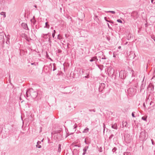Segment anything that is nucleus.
<instances>
[{"instance_id": "nucleus-1", "label": "nucleus", "mask_w": 155, "mask_h": 155, "mask_svg": "<svg viewBox=\"0 0 155 155\" xmlns=\"http://www.w3.org/2000/svg\"><path fill=\"white\" fill-rule=\"evenodd\" d=\"M146 137V132L145 130H143L140 133V140H143L145 139Z\"/></svg>"}, {"instance_id": "nucleus-24", "label": "nucleus", "mask_w": 155, "mask_h": 155, "mask_svg": "<svg viewBox=\"0 0 155 155\" xmlns=\"http://www.w3.org/2000/svg\"><path fill=\"white\" fill-rule=\"evenodd\" d=\"M55 35V33H53L52 35V37L54 38Z\"/></svg>"}, {"instance_id": "nucleus-8", "label": "nucleus", "mask_w": 155, "mask_h": 155, "mask_svg": "<svg viewBox=\"0 0 155 155\" xmlns=\"http://www.w3.org/2000/svg\"><path fill=\"white\" fill-rule=\"evenodd\" d=\"M21 25L25 29H26L28 28L27 25L25 23H22V24Z\"/></svg>"}, {"instance_id": "nucleus-13", "label": "nucleus", "mask_w": 155, "mask_h": 155, "mask_svg": "<svg viewBox=\"0 0 155 155\" xmlns=\"http://www.w3.org/2000/svg\"><path fill=\"white\" fill-rule=\"evenodd\" d=\"M78 127L77 124H75L74 126L73 129L74 130V131H75L76 130V128Z\"/></svg>"}, {"instance_id": "nucleus-14", "label": "nucleus", "mask_w": 155, "mask_h": 155, "mask_svg": "<svg viewBox=\"0 0 155 155\" xmlns=\"http://www.w3.org/2000/svg\"><path fill=\"white\" fill-rule=\"evenodd\" d=\"M114 135L112 134L109 137V139L110 140H111L112 138L114 137Z\"/></svg>"}, {"instance_id": "nucleus-11", "label": "nucleus", "mask_w": 155, "mask_h": 155, "mask_svg": "<svg viewBox=\"0 0 155 155\" xmlns=\"http://www.w3.org/2000/svg\"><path fill=\"white\" fill-rule=\"evenodd\" d=\"M41 143V142L38 141L37 142V145H36V147L39 148H41V146L40 145H39V144Z\"/></svg>"}, {"instance_id": "nucleus-16", "label": "nucleus", "mask_w": 155, "mask_h": 155, "mask_svg": "<svg viewBox=\"0 0 155 155\" xmlns=\"http://www.w3.org/2000/svg\"><path fill=\"white\" fill-rule=\"evenodd\" d=\"M45 25H46V27L47 28H49V25L48 24V22H46L45 23Z\"/></svg>"}, {"instance_id": "nucleus-20", "label": "nucleus", "mask_w": 155, "mask_h": 155, "mask_svg": "<svg viewBox=\"0 0 155 155\" xmlns=\"http://www.w3.org/2000/svg\"><path fill=\"white\" fill-rule=\"evenodd\" d=\"M103 128H104V131L105 130V125L104 123L103 124Z\"/></svg>"}, {"instance_id": "nucleus-30", "label": "nucleus", "mask_w": 155, "mask_h": 155, "mask_svg": "<svg viewBox=\"0 0 155 155\" xmlns=\"http://www.w3.org/2000/svg\"><path fill=\"white\" fill-rule=\"evenodd\" d=\"M153 0H151V2L152 3Z\"/></svg>"}, {"instance_id": "nucleus-19", "label": "nucleus", "mask_w": 155, "mask_h": 155, "mask_svg": "<svg viewBox=\"0 0 155 155\" xmlns=\"http://www.w3.org/2000/svg\"><path fill=\"white\" fill-rule=\"evenodd\" d=\"M135 113V112H133L132 113V116L133 117H135V116L134 115V113Z\"/></svg>"}, {"instance_id": "nucleus-22", "label": "nucleus", "mask_w": 155, "mask_h": 155, "mask_svg": "<svg viewBox=\"0 0 155 155\" xmlns=\"http://www.w3.org/2000/svg\"><path fill=\"white\" fill-rule=\"evenodd\" d=\"M89 111L90 112H91V111H93L94 112H95V110L94 109H93V110L89 109Z\"/></svg>"}, {"instance_id": "nucleus-7", "label": "nucleus", "mask_w": 155, "mask_h": 155, "mask_svg": "<svg viewBox=\"0 0 155 155\" xmlns=\"http://www.w3.org/2000/svg\"><path fill=\"white\" fill-rule=\"evenodd\" d=\"M122 125L123 127H127L128 126V124L126 121H123L122 122Z\"/></svg>"}, {"instance_id": "nucleus-26", "label": "nucleus", "mask_w": 155, "mask_h": 155, "mask_svg": "<svg viewBox=\"0 0 155 155\" xmlns=\"http://www.w3.org/2000/svg\"><path fill=\"white\" fill-rule=\"evenodd\" d=\"M84 142L85 143L87 144L86 139H85V140Z\"/></svg>"}, {"instance_id": "nucleus-25", "label": "nucleus", "mask_w": 155, "mask_h": 155, "mask_svg": "<svg viewBox=\"0 0 155 155\" xmlns=\"http://www.w3.org/2000/svg\"><path fill=\"white\" fill-rule=\"evenodd\" d=\"M127 155V152L124 153V155Z\"/></svg>"}, {"instance_id": "nucleus-33", "label": "nucleus", "mask_w": 155, "mask_h": 155, "mask_svg": "<svg viewBox=\"0 0 155 155\" xmlns=\"http://www.w3.org/2000/svg\"><path fill=\"white\" fill-rule=\"evenodd\" d=\"M154 3H155V2H154Z\"/></svg>"}, {"instance_id": "nucleus-2", "label": "nucleus", "mask_w": 155, "mask_h": 155, "mask_svg": "<svg viewBox=\"0 0 155 155\" xmlns=\"http://www.w3.org/2000/svg\"><path fill=\"white\" fill-rule=\"evenodd\" d=\"M26 96L27 97H28V96H37V94L36 92H34V93H31V94H30V91H27L26 93Z\"/></svg>"}, {"instance_id": "nucleus-4", "label": "nucleus", "mask_w": 155, "mask_h": 155, "mask_svg": "<svg viewBox=\"0 0 155 155\" xmlns=\"http://www.w3.org/2000/svg\"><path fill=\"white\" fill-rule=\"evenodd\" d=\"M88 148V146H86L83 149V153H82L83 155H84L86 153V151Z\"/></svg>"}, {"instance_id": "nucleus-23", "label": "nucleus", "mask_w": 155, "mask_h": 155, "mask_svg": "<svg viewBox=\"0 0 155 155\" xmlns=\"http://www.w3.org/2000/svg\"><path fill=\"white\" fill-rule=\"evenodd\" d=\"M107 12H111L112 14H114L115 13V12H114V11H109Z\"/></svg>"}, {"instance_id": "nucleus-5", "label": "nucleus", "mask_w": 155, "mask_h": 155, "mask_svg": "<svg viewBox=\"0 0 155 155\" xmlns=\"http://www.w3.org/2000/svg\"><path fill=\"white\" fill-rule=\"evenodd\" d=\"M111 127L114 129L117 130L118 128L117 124L115 123L114 124H112L111 125Z\"/></svg>"}, {"instance_id": "nucleus-10", "label": "nucleus", "mask_w": 155, "mask_h": 155, "mask_svg": "<svg viewBox=\"0 0 155 155\" xmlns=\"http://www.w3.org/2000/svg\"><path fill=\"white\" fill-rule=\"evenodd\" d=\"M89 130V129L88 127H86L83 131V133H87Z\"/></svg>"}, {"instance_id": "nucleus-28", "label": "nucleus", "mask_w": 155, "mask_h": 155, "mask_svg": "<svg viewBox=\"0 0 155 155\" xmlns=\"http://www.w3.org/2000/svg\"><path fill=\"white\" fill-rule=\"evenodd\" d=\"M54 33L55 34V32H55V30H54Z\"/></svg>"}, {"instance_id": "nucleus-12", "label": "nucleus", "mask_w": 155, "mask_h": 155, "mask_svg": "<svg viewBox=\"0 0 155 155\" xmlns=\"http://www.w3.org/2000/svg\"><path fill=\"white\" fill-rule=\"evenodd\" d=\"M0 14L1 15H3L4 17L5 18V13L4 12H2L0 13Z\"/></svg>"}, {"instance_id": "nucleus-3", "label": "nucleus", "mask_w": 155, "mask_h": 155, "mask_svg": "<svg viewBox=\"0 0 155 155\" xmlns=\"http://www.w3.org/2000/svg\"><path fill=\"white\" fill-rule=\"evenodd\" d=\"M126 71L124 70L121 71L120 72V75L121 78L124 79L126 77Z\"/></svg>"}, {"instance_id": "nucleus-15", "label": "nucleus", "mask_w": 155, "mask_h": 155, "mask_svg": "<svg viewBox=\"0 0 155 155\" xmlns=\"http://www.w3.org/2000/svg\"><path fill=\"white\" fill-rule=\"evenodd\" d=\"M117 150V148L115 147H114L113 149L112 150V151L113 152H115Z\"/></svg>"}, {"instance_id": "nucleus-31", "label": "nucleus", "mask_w": 155, "mask_h": 155, "mask_svg": "<svg viewBox=\"0 0 155 155\" xmlns=\"http://www.w3.org/2000/svg\"><path fill=\"white\" fill-rule=\"evenodd\" d=\"M85 78H88L87 76V77H85Z\"/></svg>"}, {"instance_id": "nucleus-18", "label": "nucleus", "mask_w": 155, "mask_h": 155, "mask_svg": "<svg viewBox=\"0 0 155 155\" xmlns=\"http://www.w3.org/2000/svg\"><path fill=\"white\" fill-rule=\"evenodd\" d=\"M95 59H96V57H94L92 58L91 60L90 61H93L95 60Z\"/></svg>"}, {"instance_id": "nucleus-21", "label": "nucleus", "mask_w": 155, "mask_h": 155, "mask_svg": "<svg viewBox=\"0 0 155 155\" xmlns=\"http://www.w3.org/2000/svg\"><path fill=\"white\" fill-rule=\"evenodd\" d=\"M117 21L118 22H120V23H122V21L120 20V19H118L117 20Z\"/></svg>"}, {"instance_id": "nucleus-27", "label": "nucleus", "mask_w": 155, "mask_h": 155, "mask_svg": "<svg viewBox=\"0 0 155 155\" xmlns=\"http://www.w3.org/2000/svg\"><path fill=\"white\" fill-rule=\"evenodd\" d=\"M152 103H153V102L151 101L150 103V105H151Z\"/></svg>"}, {"instance_id": "nucleus-6", "label": "nucleus", "mask_w": 155, "mask_h": 155, "mask_svg": "<svg viewBox=\"0 0 155 155\" xmlns=\"http://www.w3.org/2000/svg\"><path fill=\"white\" fill-rule=\"evenodd\" d=\"M114 70L113 69V68H110L108 70V73L109 74H113L114 72Z\"/></svg>"}, {"instance_id": "nucleus-32", "label": "nucleus", "mask_w": 155, "mask_h": 155, "mask_svg": "<svg viewBox=\"0 0 155 155\" xmlns=\"http://www.w3.org/2000/svg\"><path fill=\"white\" fill-rule=\"evenodd\" d=\"M144 105H145V104H144H144H143V106H144Z\"/></svg>"}, {"instance_id": "nucleus-29", "label": "nucleus", "mask_w": 155, "mask_h": 155, "mask_svg": "<svg viewBox=\"0 0 155 155\" xmlns=\"http://www.w3.org/2000/svg\"><path fill=\"white\" fill-rule=\"evenodd\" d=\"M19 98H20V100H21V97H19Z\"/></svg>"}, {"instance_id": "nucleus-9", "label": "nucleus", "mask_w": 155, "mask_h": 155, "mask_svg": "<svg viewBox=\"0 0 155 155\" xmlns=\"http://www.w3.org/2000/svg\"><path fill=\"white\" fill-rule=\"evenodd\" d=\"M61 145L60 144H59L58 145V152L59 153H60L61 152Z\"/></svg>"}, {"instance_id": "nucleus-17", "label": "nucleus", "mask_w": 155, "mask_h": 155, "mask_svg": "<svg viewBox=\"0 0 155 155\" xmlns=\"http://www.w3.org/2000/svg\"><path fill=\"white\" fill-rule=\"evenodd\" d=\"M142 119L144 120H147V117H143L142 118H141Z\"/></svg>"}]
</instances>
